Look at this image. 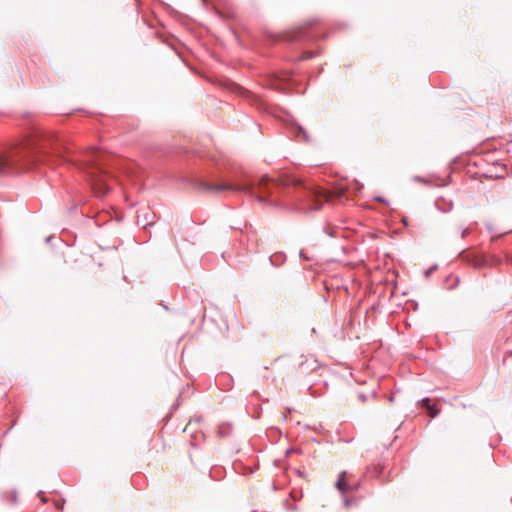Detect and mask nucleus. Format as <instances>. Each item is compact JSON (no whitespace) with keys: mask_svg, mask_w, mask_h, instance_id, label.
<instances>
[{"mask_svg":"<svg viewBox=\"0 0 512 512\" xmlns=\"http://www.w3.org/2000/svg\"><path fill=\"white\" fill-rule=\"evenodd\" d=\"M53 238H54L53 236H49V237L46 238V241L49 242Z\"/></svg>","mask_w":512,"mask_h":512,"instance_id":"17","label":"nucleus"},{"mask_svg":"<svg viewBox=\"0 0 512 512\" xmlns=\"http://www.w3.org/2000/svg\"><path fill=\"white\" fill-rule=\"evenodd\" d=\"M359 399H360L361 401H365V398H364V396H363L362 394H359Z\"/></svg>","mask_w":512,"mask_h":512,"instance_id":"16","label":"nucleus"},{"mask_svg":"<svg viewBox=\"0 0 512 512\" xmlns=\"http://www.w3.org/2000/svg\"><path fill=\"white\" fill-rule=\"evenodd\" d=\"M283 185L296 184V180L282 182Z\"/></svg>","mask_w":512,"mask_h":512,"instance_id":"14","label":"nucleus"},{"mask_svg":"<svg viewBox=\"0 0 512 512\" xmlns=\"http://www.w3.org/2000/svg\"><path fill=\"white\" fill-rule=\"evenodd\" d=\"M314 57V54L312 52H307L304 54L303 59H311Z\"/></svg>","mask_w":512,"mask_h":512,"instance_id":"13","label":"nucleus"},{"mask_svg":"<svg viewBox=\"0 0 512 512\" xmlns=\"http://www.w3.org/2000/svg\"><path fill=\"white\" fill-rule=\"evenodd\" d=\"M348 473L346 471H343L340 473L338 480L336 482V488L341 491L342 493H345L347 491H350L352 488L348 484Z\"/></svg>","mask_w":512,"mask_h":512,"instance_id":"4","label":"nucleus"},{"mask_svg":"<svg viewBox=\"0 0 512 512\" xmlns=\"http://www.w3.org/2000/svg\"><path fill=\"white\" fill-rule=\"evenodd\" d=\"M320 207V204H315V206L313 207V209H318Z\"/></svg>","mask_w":512,"mask_h":512,"instance_id":"18","label":"nucleus"},{"mask_svg":"<svg viewBox=\"0 0 512 512\" xmlns=\"http://www.w3.org/2000/svg\"><path fill=\"white\" fill-rule=\"evenodd\" d=\"M312 196L317 199L323 198L324 200H327V196L325 194H323L322 192H313Z\"/></svg>","mask_w":512,"mask_h":512,"instance_id":"12","label":"nucleus"},{"mask_svg":"<svg viewBox=\"0 0 512 512\" xmlns=\"http://www.w3.org/2000/svg\"><path fill=\"white\" fill-rule=\"evenodd\" d=\"M457 233H460L461 238H465L470 233V229L467 227H459Z\"/></svg>","mask_w":512,"mask_h":512,"instance_id":"9","label":"nucleus"},{"mask_svg":"<svg viewBox=\"0 0 512 512\" xmlns=\"http://www.w3.org/2000/svg\"><path fill=\"white\" fill-rule=\"evenodd\" d=\"M146 222L143 224V227L146 228L147 226H152L154 221V214L153 213H145L144 214Z\"/></svg>","mask_w":512,"mask_h":512,"instance_id":"8","label":"nucleus"},{"mask_svg":"<svg viewBox=\"0 0 512 512\" xmlns=\"http://www.w3.org/2000/svg\"><path fill=\"white\" fill-rule=\"evenodd\" d=\"M100 153L94 149H89L84 159L76 161L75 165L85 173L87 180L97 197H104L111 188V182L114 180L102 167Z\"/></svg>","mask_w":512,"mask_h":512,"instance_id":"2","label":"nucleus"},{"mask_svg":"<svg viewBox=\"0 0 512 512\" xmlns=\"http://www.w3.org/2000/svg\"><path fill=\"white\" fill-rule=\"evenodd\" d=\"M257 199H258V201H260V202H264V201H265V198H264V197H262V196H258V197H257Z\"/></svg>","mask_w":512,"mask_h":512,"instance_id":"15","label":"nucleus"},{"mask_svg":"<svg viewBox=\"0 0 512 512\" xmlns=\"http://www.w3.org/2000/svg\"><path fill=\"white\" fill-rule=\"evenodd\" d=\"M279 181L273 178H270L268 175L261 176L257 183L255 181H249L244 183H221V184H212L208 182L201 181L199 183V188L211 192V193H220L223 191H234V192H248L251 191L255 185L258 186L260 190L267 189L270 191V186L277 187L279 185Z\"/></svg>","mask_w":512,"mask_h":512,"instance_id":"3","label":"nucleus"},{"mask_svg":"<svg viewBox=\"0 0 512 512\" xmlns=\"http://www.w3.org/2000/svg\"><path fill=\"white\" fill-rule=\"evenodd\" d=\"M298 135H302L303 139L305 141H308V135L307 132L302 128L301 126H297Z\"/></svg>","mask_w":512,"mask_h":512,"instance_id":"11","label":"nucleus"},{"mask_svg":"<svg viewBox=\"0 0 512 512\" xmlns=\"http://www.w3.org/2000/svg\"><path fill=\"white\" fill-rule=\"evenodd\" d=\"M377 201H383L382 197H376L375 198Z\"/></svg>","mask_w":512,"mask_h":512,"instance_id":"19","label":"nucleus"},{"mask_svg":"<svg viewBox=\"0 0 512 512\" xmlns=\"http://www.w3.org/2000/svg\"><path fill=\"white\" fill-rule=\"evenodd\" d=\"M442 202H444V200L437 199L435 202L436 207L444 213L449 212L452 209V203H447L446 207H442Z\"/></svg>","mask_w":512,"mask_h":512,"instance_id":"7","label":"nucleus"},{"mask_svg":"<svg viewBox=\"0 0 512 512\" xmlns=\"http://www.w3.org/2000/svg\"><path fill=\"white\" fill-rule=\"evenodd\" d=\"M469 264L472 265L475 268H481L485 265H487L486 258H469Z\"/></svg>","mask_w":512,"mask_h":512,"instance_id":"6","label":"nucleus"},{"mask_svg":"<svg viewBox=\"0 0 512 512\" xmlns=\"http://www.w3.org/2000/svg\"><path fill=\"white\" fill-rule=\"evenodd\" d=\"M422 405L426 408L430 417L434 418L439 413V409L435 404H431V400L426 398L422 400Z\"/></svg>","mask_w":512,"mask_h":512,"instance_id":"5","label":"nucleus"},{"mask_svg":"<svg viewBox=\"0 0 512 512\" xmlns=\"http://www.w3.org/2000/svg\"><path fill=\"white\" fill-rule=\"evenodd\" d=\"M487 229H488L489 233L492 235L493 239L506 234V232L495 233L492 225H487Z\"/></svg>","mask_w":512,"mask_h":512,"instance_id":"10","label":"nucleus"},{"mask_svg":"<svg viewBox=\"0 0 512 512\" xmlns=\"http://www.w3.org/2000/svg\"><path fill=\"white\" fill-rule=\"evenodd\" d=\"M302 256H304V255H303V251H302V250H300V252H299V257H302Z\"/></svg>","mask_w":512,"mask_h":512,"instance_id":"20","label":"nucleus"},{"mask_svg":"<svg viewBox=\"0 0 512 512\" xmlns=\"http://www.w3.org/2000/svg\"><path fill=\"white\" fill-rule=\"evenodd\" d=\"M47 143L51 145V149L60 153V143L54 136H50L45 140H38L32 144L29 152L19 155L15 152L0 154V177L13 171L18 165L30 168L37 163H49L50 156L47 151Z\"/></svg>","mask_w":512,"mask_h":512,"instance_id":"1","label":"nucleus"}]
</instances>
